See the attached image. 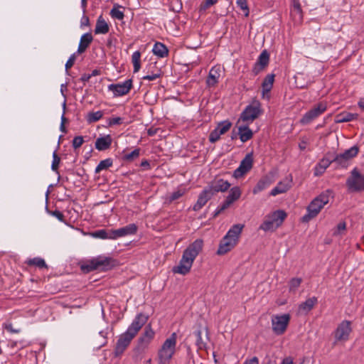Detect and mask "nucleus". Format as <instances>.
<instances>
[{
  "label": "nucleus",
  "mask_w": 364,
  "mask_h": 364,
  "mask_svg": "<svg viewBox=\"0 0 364 364\" xmlns=\"http://www.w3.org/2000/svg\"><path fill=\"white\" fill-rule=\"evenodd\" d=\"M213 196V195L212 192H210V191H209L207 187L204 188L203 191L200 193L197 202L193 205V210H200Z\"/></svg>",
  "instance_id": "20"
},
{
  "label": "nucleus",
  "mask_w": 364,
  "mask_h": 364,
  "mask_svg": "<svg viewBox=\"0 0 364 364\" xmlns=\"http://www.w3.org/2000/svg\"><path fill=\"white\" fill-rule=\"evenodd\" d=\"M346 224L345 222H341L338 224L336 229L335 230L333 235H341L342 232L346 230Z\"/></svg>",
  "instance_id": "50"
},
{
  "label": "nucleus",
  "mask_w": 364,
  "mask_h": 364,
  "mask_svg": "<svg viewBox=\"0 0 364 364\" xmlns=\"http://www.w3.org/2000/svg\"><path fill=\"white\" fill-rule=\"evenodd\" d=\"M291 14L296 21L300 22L301 21L302 12L301 5L299 1H294L292 8L291 10Z\"/></svg>",
  "instance_id": "36"
},
{
  "label": "nucleus",
  "mask_w": 364,
  "mask_h": 364,
  "mask_svg": "<svg viewBox=\"0 0 364 364\" xmlns=\"http://www.w3.org/2000/svg\"><path fill=\"white\" fill-rule=\"evenodd\" d=\"M262 112L261 104L259 101H254L250 105L247 106L245 110L241 113L240 120L245 122H252Z\"/></svg>",
  "instance_id": "7"
},
{
  "label": "nucleus",
  "mask_w": 364,
  "mask_h": 364,
  "mask_svg": "<svg viewBox=\"0 0 364 364\" xmlns=\"http://www.w3.org/2000/svg\"><path fill=\"white\" fill-rule=\"evenodd\" d=\"M243 224H236L231 227L225 235L231 240H234L237 243L239 240L240 235L244 228Z\"/></svg>",
  "instance_id": "25"
},
{
  "label": "nucleus",
  "mask_w": 364,
  "mask_h": 364,
  "mask_svg": "<svg viewBox=\"0 0 364 364\" xmlns=\"http://www.w3.org/2000/svg\"><path fill=\"white\" fill-rule=\"evenodd\" d=\"M155 133H156V132H155V131H154V130H152V129H149V130H148V134H149V136H153V135H154V134H155Z\"/></svg>",
  "instance_id": "63"
},
{
  "label": "nucleus",
  "mask_w": 364,
  "mask_h": 364,
  "mask_svg": "<svg viewBox=\"0 0 364 364\" xmlns=\"http://www.w3.org/2000/svg\"><path fill=\"white\" fill-rule=\"evenodd\" d=\"M358 105L361 109H364V98L359 100Z\"/></svg>",
  "instance_id": "60"
},
{
  "label": "nucleus",
  "mask_w": 364,
  "mask_h": 364,
  "mask_svg": "<svg viewBox=\"0 0 364 364\" xmlns=\"http://www.w3.org/2000/svg\"><path fill=\"white\" fill-rule=\"evenodd\" d=\"M138 227L134 223L129 224L117 230H112V240H117L119 237H123L128 235H134L136 233Z\"/></svg>",
  "instance_id": "17"
},
{
  "label": "nucleus",
  "mask_w": 364,
  "mask_h": 364,
  "mask_svg": "<svg viewBox=\"0 0 364 364\" xmlns=\"http://www.w3.org/2000/svg\"><path fill=\"white\" fill-rule=\"evenodd\" d=\"M252 162L253 159L252 154H247L240 162L239 167L235 170L233 176L236 178L242 177L251 169L252 166Z\"/></svg>",
  "instance_id": "13"
},
{
  "label": "nucleus",
  "mask_w": 364,
  "mask_h": 364,
  "mask_svg": "<svg viewBox=\"0 0 364 364\" xmlns=\"http://www.w3.org/2000/svg\"><path fill=\"white\" fill-rule=\"evenodd\" d=\"M160 76H161L160 73L146 75L143 77V80L152 81V80H155L156 79L159 78Z\"/></svg>",
  "instance_id": "54"
},
{
  "label": "nucleus",
  "mask_w": 364,
  "mask_h": 364,
  "mask_svg": "<svg viewBox=\"0 0 364 364\" xmlns=\"http://www.w3.org/2000/svg\"><path fill=\"white\" fill-rule=\"evenodd\" d=\"M274 81V75L269 74L265 77L262 84L263 97H264L265 94L269 92V91L272 90Z\"/></svg>",
  "instance_id": "33"
},
{
  "label": "nucleus",
  "mask_w": 364,
  "mask_h": 364,
  "mask_svg": "<svg viewBox=\"0 0 364 364\" xmlns=\"http://www.w3.org/2000/svg\"><path fill=\"white\" fill-rule=\"evenodd\" d=\"M111 259L109 257L99 256L87 262L82 266V269L87 272L95 269H105L110 265Z\"/></svg>",
  "instance_id": "10"
},
{
  "label": "nucleus",
  "mask_w": 364,
  "mask_h": 364,
  "mask_svg": "<svg viewBox=\"0 0 364 364\" xmlns=\"http://www.w3.org/2000/svg\"><path fill=\"white\" fill-rule=\"evenodd\" d=\"M272 183V180L269 176H264L262 178L254 187L252 192L254 194H257L262 191L266 189Z\"/></svg>",
  "instance_id": "27"
},
{
  "label": "nucleus",
  "mask_w": 364,
  "mask_h": 364,
  "mask_svg": "<svg viewBox=\"0 0 364 364\" xmlns=\"http://www.w3.org/2000/svg\"><path fill=\"white\" fill-rule=\"evenodd\" d=\"M84 142L82 136H75L73 140V146L74 149L80 148Z\"/></svg>",
  "instance_id": "49"
},
{
  "label": "nucleus",
  "mask_w": 364,
  "mask_h": 364,
  "mask_svg": "<svg viewBox=\"0 0 364 364\" xmlns=\"http://www.w3.org/2000/svg\"><path fill=\"white\" fill-rule=\"evenodd\" d=\"M230 187V183L228 181L220 178H215L210 183L207 188L214 196L215 193L218 192H225Z\"/></svg>",
  "instance_id": "14"
},
{
  "label": "nucleus",
  "mask_w": 364,
  "mask_h": 364,
  "mask_svg": "<svg viewBox=\"0 0 364 364\" xmlns=\"http://www.w3.org/2000/svg\"><path fill=\"white\" fill-rule=\"evenodd\" d=\"M331 193L330 190H327L315 198L307 207V213L302 217V221L307 223L315 218L329 202Z\"/></svg>",
  "instance_id": "4"
},
{
  "label": "nucleus",
  "mask_w": 364,
  "mask_h": 364,
  "mask_svg": "<svg viewBox=\"0 0 364 364\" xmlns=\"http://www.w3.org/2000/svg\"><path fill=\"white\" fill-rule=\"evenodd\" d=\"M317 301V298L315 296L307 299L305 301L302 302L299 305V311L304 314L308 313L314 308Z\"/></svg>",
  "instance_id": "29"
},
{
  "label": "nucleus",
  "mask_w": 364,
  "mask_h": 364,
  "mask_svg": "<svg viewBox=\"0 0 364 364\" xmlns=\"http://www.w3.org/2000/svg\"><path fill=\"white\" fill-rule=\"evenodd\" d=\"M109 31V26L106 21L102 18V16H100L96 23L95 33L96 34H105Z\"/></svg>",
  "instance_id": "32"
},
{
  "label": "nucleus",
  "mask_w": 364,
  "mask_h": 364,
  "mask_svg": "<svg viewBox=\"0 0 364 364\" xmlns=\"http://www.w3.org/2000/svg\"><path fill=\"white\" fill-rule=\"evenodd\" d=\"M185 188H178L170 194V196L167 198V200L168 201V203H171L174 200H176L181 196H183L185 194Z\"/></svg>",
  "instance_id": "39"
},
{
  "label": "nucleus",
  "mask_w": 364,
  "mask_h": 364,
  "mask_svg": "<svg viewBox=\"0 0 364 364\" xmlns=\"http://www.w3.org/2000/svg\"><path fill=\"white\" fill-rule=\"evenodd\" d=\"M327 109V103L326 102H321L316 105L312 109L306 112L300 122L302 124H308L322 114Z\"/></svg>",
  "instance_id": "9"
},
{
  "label": "nucleus",
  "mask_w": 364,
  "mask_h": 364,
  "mask_svg": "<svg viewBox=\"0 0 364 364\" xmlns=\"http://www.w3.org/2000/svg\"><path fill=\"white\" fill-rule=\"evenodd\" d=\"M357 114L344 112L337 114L335 121L336 123L348 122L357 119Z\"/></svg>",
  "instance_id": "34"
},
{
  "label": "nucleus",
  "mask_w": 364,
  "mask_h": 364,
  "mask_svg": "<svg viewBox=\"0 0 364 364\" xmlns=\"http://www.w3.org/2000/svg\"><path fill=\"white\" fill-rule=\"evenodd\" d=\"M237 242L234 240H231L227 235H225L221 240L217 253L218 255H224L231 250Z\"/></svg>",
  "instance_id": "21"
},
{
  "label": "nucleus",
  "mask_w": 364,
  "mask_h": 364,
  "mask_svg": "<svg viewBox=\"0 0 364 364\" xmlns=\"http://www.w3.org/2000/svg\"><path fill=\"white\" fill-rule=\"evenodd\" d=\"M103 116V112L102 111H97L94 112H90L87 114V119L88 122L93 123L99 121Z\"/></svg>",
  "instance_id": "41"
},
{
  "label": "nucleus",
  "mask_w": 364,
  "mask_h": 364,
  "mask_svg": "<svg viewBox=\"0 0 364 364\" xmlns=\"http://www.w3.org/2000/svg\"><path fill=\"white\" fill-rule=\"evenodd\" d=\"M112 166V160L111 159H106L101 161L95 168V173L105 170Z\"/></svg>",
  "instance_id": "38"
},
{
  "label": "nucleus",
  "mask_w": 364,
  "mask_h": 364,
  "mask_svg": "<svg viewBox=\"0 0 364 364\" xmlns=\"http://www.w3.org/2000/svg\"><path fill=\"white\" fill-rule=\"evenodd\" d=\"M238 134L241 141L245 142L252 137L253 132L247 126L240 125L238 126Z\"/></svg>",
  "instance_id": "30"
},
{
  "label": "nucleus",
  "mask_w": 364,
  "mask_h": 364,
  "mask_svg": "<svg viewBox=\"0 0 364 364\" xmlns=\"http://www.w3.org/2000/svg\"><path fill=\"white\" fill-rule=\"evenodd\" d=\"M203 247V240L196 239L183 251L182 257L177 266L173 267V272L181 275L187 274L193 266V262Z\"/></svg>",
  "instance_id": "1"
},
{
  "label": "nucleus",
  "mask_w": 364,
  "mask_h": 364,
  "mask_svg": "<svg viewBox=\"0 0 364 364\" xmlns=\"http://www.w3.org/2000/svg\"><path fill=\"white\" fill-rule=\"evenodd\" d=\"M218 0H206L203 4L200 6V10H206L210 6L216 4Z\"/></svg>",
  "instance_id": "52"
},
{
  "label": "nucleus",
  "mask_w": 364,
  "mask_h": 364,
  "mask_svg": "<svg viewBox=\"0 0 364 364\" xmlns=\"http://www.w3.org/2000/svg\"><path fill=\"white\" fill-rule=\"evenodd\" d=\"M282 364H294V363L291 358H286L283 360Z\"/></svg>",
  "instance_id": "59"
},
{
  "label": "nucleus",
  "mask_w": 364,
  "mask_h": 364,
  "mask_svg": "<svg viewBox=\"0 0 364 364\" xmlns=\"http://www.w3.org/2000/svg\"><path fill=\"white\" fill-rule=\"evenodd\" d=\"M236 4L238 7L245 11V16H247L249 15V8L247 0H236Z\"/></svg>",
  "instance_id": "47"
},
{
  "label": "nucleus",
  "mask_w": 364,
  "mask_h": 364,
  "mask_svg": "<svg viewBox=\"0 0 364 364\" xmlns=\"http://www.w3.org/2000/svg\"><path fill=\"white\" fill-rule=\"evenodd\" d=\"M148 317L143 314H138L127 331L122 333L115 347L116 355L122 354L129 346L132 340L135 337L142 326L146 323Z\"/></svg>",
  "instance_id": "2"
},
{
  "label": "nucleus",
  "mask_w": 364,
  "mask_h": 364,
  "mask_svg": "<svg viewBox=\"0 0 364 364\" xmlns=\"http://www.w3.org/2000/svg\"><path fill=\"white\" fill-rule=\"evenodd\" d=\"M112 141V138L109 134L97 138L95 141V148L99 151L106 150L111 146Z\"/></svg>",
  "instance_id": "26"
},
{
  "label": "nucleus",
  "mask_w": 364,
  "mask_h": 364,
  "mask_svg": "<svg viewBox=\"0 0 364 364\" xmlns=\"http://www.w3.org/2000/svg\"><path fill=\"white\" fill-rule=\"evenodd\" d=\"M243 364H259V360L257 357H253L251 359L246 360Z\"/></svg>",
  "instance_id": "56"
},
{
  "label": "nucleus",
  "mask_w": 364,
  "mask_h": 364,
  "mask_svg": "<svg viewBox=\"0 0 364 364\" xmlns=\"http://www.w3.org/2000/svg\"><path fill=\"white\" fill-rule=\"evenodd\" d=\"M110 15L112 18L118 20H122L124 16L123 11L117 8H113L110 11Z\"/></svg>",
  "instance_id": "46"
},
{
  "label": "nucleus",
  "mask_w": 364,
  "mask_h": 364,
  "mask_svg": "<svg viewBox=\"0 0 364 364\" xmlns=\"http://www.w3.org/2000/svg\"><path fill=\"white\" fill-rule=\"evenodd\" d=\"M153 53L158 58H163L168 55V50L167 47L162 43L156 42L154 43L152 48Z\"/></svg>",
  "instance_id": "28"
},
{
  "label": "nucleus",
  "mask_w": 364,
  "mask_h": 364,
  "mask_svg": "<svg viewBox=\"0 0 364 364\" xmlns=\"http://www.w3.org/2000/svg\"><path fill=\"white\" fill-rule=\"evenodd\" d=\"M140 58H141V53L139 51H135L133 53L132 55V61L134 66V72L136 73L140 69Z\"/></svg>",
  "instance_id": "37"
},
{
  "label": "nucleus",
  "mask_w": 364,
  "mask_h": 364,
  "mask_svg": "<svg viewBox=\"0 0 364 364\" xmlns=\"http://www.w3.org/2000/svg\"><path fill=\"white\" fill-rule=\"evenodd\" d=\"M331 161L328 159H322L314 168V175L316 176L322 175L326 169L330 166Z\"/></svg>",
  "instance_id": "31"
},
{
  "label": "nucleus",
  "mask_w": 364,
  "mask_h": 364,
  "mask_svg": "<svg viewBox=\"0 0 364 364\" xmlns=\"http://www.w3.org/2000/svg\"><path fill=\"white\" fill-rule=\"evenodd\" d=\"M350 332V323L348 321H343L339 324L335 332V338L336 341H347L349 338Z\"/></svg>",
  "instance_id": "16"
},
{
  "label": "nucleus",
  "mask_w": 364,
  "mask_h": 364,
  "mask_svg": "<svg viewBox=\"0 0 364 364\" xmlns=\"http://www.w3.org/2000/svg\"><path fill=\"white\" fill-rule=\"evenodd\" d=\"M289 314L273 315L271 318L272 328L277 335H282L285 331L290 321Z\"/></svg>",
  "instance_id": "6"
},
{
  "label": "nucleus",
  "mask_w": 364,
  "mask_h": 364,
  "mask_svg": "<svg viewBox=\"0 0 364 364\" xmlns=\"http://www.w3.org/2000/svg\"><path fill=\"white\" fill-rule=\"evenodd\" d=\"M269 60V55L267 52V50H263L261 54L259 55L257 63L262 67L264 68L266 65H267Z\"/></svg>",
  "instance_id": "40"
},
{
  "label": "nucleus",
  "mask_w": 364,
  "mask_h": 364,
  "mask_svg": "<svg viewBox=\"0 0 364 364\" xmlns=\"http://www.w3.org/2000/svg\"><path fill=\"white\" fill-rule=\"evenodd\" d=\"M154 335L155 332L152 329L151 325H147L145 327L144 333L139 338V347L142 349L147 348L154 338Z\"/></svg>",
  "instance_id": "18"
},
{
  "label": "nucleus",
  "mask_w": 364,
  "mask_h": 364,
  "mask_svg": "<svg viewBox=\"0 0 364 364\" xmlns=\"http://www.w3.org/2000/svg\"><path fill=\"white\" fill-rule=\"evenodd\" d=\"M195 335L196 336V344L198 346V349H204L206 347L205 342L203 341L202 338V333L200 330L195 332Z\"/></svg>",
  "instance_id": "43"
},
{
  "label": "nucleus",
  "mask_w": 364,
  "mask_h": 364,
  "mask_svg": "<svg viewBox=\"0 0 364 364\" xmlns=\"http://www.w3.org/2000/svg\"><path fill=\"white\" fill-rule=\"evenodd\" d=\"M225 209H222V204L219 205L217 209L215 211L214 216H217L220 213H221L223 211H224Z\"/></svg>",
  "instance_id": "58"
},
{
  "label": "nucleus",
  "mask_w": 364,
  "mask_h": 364,
  "mask_svg": "<svg viewBox=\"0 0 364 364\" xmlns=\"http://www.w3.org/2000/svg\"><path fill=\"white\" fill-rule=\"evenodd\" d=\"M242 192L238 186L232 187L226 197L224 202L222 203V209L228 208L234 202L237 200L241 196Z\"/></svg>",
  "instance_id": "19"
},
{
  "label": "nucleus",
  "mask_w": 364,
  "mask_h": 364,
  "mask_svg": "<svg viewBox=\"0 0 364 364\" xmlns=\"http://www.w3.org/2000/svg\"><path fill=\"white\" fill-rule=\"evenodd\" d=\"M177 334L172 333L167 338L157 352V360L159 364H169L176 351Z\"/></svg>",
  "instance_id": "3"
},
{
  "label": "nucleus",
  "mask_w": 364,
  "mask_h": 364,
  "mask_svg": "<svg viewBox=\"0 0 364 364\" xmlns=\"http://www.w3.org/2000/svg\"><path fill=\"white\" fill-rule=\"evenodd\" d=\"M139 156V149H136L129 154H127L123 156V159L126 161H132Z\"/></svg>",
  "instance_id": "48"
},
{
  "label": "nucleus",
  "mask_w": 364,
  "mask_h": 364,
  "mask_svg": "<svg viewBox=\"0 0 364 364\" xmlns=\"http://www.w3.org/2000/svg\"><path fill=\"white\" fill-rule=\"evenodd\" d=\"M141 166H149V164L147 161H142L141 164Z\"/></svg>",
  "instance_id": "64"
},
{
  "label": "nucleus",
  "mask_w": 364,
  "mask_h": 364,
  "mask_svg": "<svg viewBox=\"0 0 364 364\" xmlns=\"http://www.w3.org/2000/svg\"><path fill=\"white\" fill-rule=\"evenodd\" d=\"M90 235L95 238H99L102 240H112L113 232L112 230L107 232L106 230L102 229L90 233Z\"/></svg>",
  "instance_id": "35"
},
{
  "label": "nucleus",
  "mask_w": 364,
  "mask_h": 364,
  "mask_svg": "<svg viewBox=\"0 0 364 364\" xmlns=\"http://www.w3.org/2000/svg\"><path fill=\"white\" fill-rule=\"evenodd\" d=\"M132 87V80L128 79L122 82L110 84L108 90L112 92L114 97L124 96L129 92Z\"/></svg>",
  "instance_id": "11"
},
{
  "label": "nucleus",
  "mask_w": 364,
  "mask_h": 364,
  "mask_svg": "<svg viewBox=\"0 0 364 364\" xmlns=\"http://www.w3.org/2000/svg\"><path fill=\"white\" fill-rule=\"evenodd\" d=\"M28 264L29 265L36 266L39 268H43V267H47L45 260L40 257H35V258L29 259L28 261Z\"/></svg>",
  "instance_id": "42"
},
{
  "label": "nucleus",
  "mask_w": 364,
  "mask_h": 364,
  "mask_svg": "<svg viewBox=\"0 0 364 364\" xmlns=\"http://www.w3.org/2000/svg\"><path fill=\"white\" fill-rule=\"evenodd\" d=\"M92 40L93 38L90 33H84L80 38L77 53H84L86 50V49L89 47Z\"/></svg>",
  "instance_id": "23"
},
{
  "label": "nucleus",
  "mask_w": 364,
  "mask_h": 364,
  "mask_svg": "<svg viewBox=\"0 0 364 364\" xmlns=\"http://www.w3.org/2000/svg\"><path fill=\"white\" fill-rule=\"evenodd\" d=\"M232 127V123L228 120L220 122L215 129L212 131L209 136V141L211 143L217 141L221 135L225 134Z\"/></svg>",
  "instance_id": "12"
},
{
  "label": "nucleus",
  "mask_w": 364,
  "mask_h": 364,
  "mask_svg": "<svg viewBox=\"0 0 364 364\" xmlns=\"http://www.w3.org/2000/svg\"><path fill=\"white\" fill-rule=\"evenodd\" d=\"M221 73V68L220 66L213 67L208 74L206 83L209 87L215 86L219 80Z\"/></svg>",
  "instance_id": "22"
},
{
  "label": "nucleus",
  "mask_w": 364,
  "mask_h": 364,
  "mask_svg": "<svg viewBox=\"0 0 364 364\" xmlns=\"http://www.w3.org/2000/svg\"><path fill=\"white\" fill-rule=\"evenodd\" d=\"M286 217L287 213L282 210L274 211L265 216L259 229L264 232L274 231L283 223Z\"/></svg>",
  "instance_id": "5"
},
{
  "label": "nucleus",
  "mask_w": 364,
  "mask_h": 364,
  "mask_svg": "<svg viewBox=\"0 0 364 364\" xmlns=\"http://www.w3.org/2000/svg\"><path fill=\"white\" fill-rule=\"evenodd\" d=\"M76 59L75 53L72 54L65 63V70L68 71L75 63Z\"/></svg>",
  "instance_id": "51"
},
{
  "label": "nucleus",
  "mask_w": 364,
  "mask_h": 364,
  "mask_svg": "<svg viewBox=\"0 0 364 364\" xmlns=\"http://www.w3.org/2000/svg\"><path fill=\"white\" fill-rule=\"evenodd\" d=\"M82 7L83 8V11H85L86 7V0H81Z\"/></svg>",
  "instance_id": "61"
},
{
  "label": "nucleus",
  "mask_w": 364,
  "mask_h": 364,
  "mask_svg": "<svg viewBox=\"0 0 364 364\" xmlns=\"http://www.w3.org/2000/svg\"><path fill=\"white\" fill-rule=\"evenodd\" d=\"M50 213L53 216L55 217L58 220H60L61 222L63 221L64 215H63V214L60 211H59V210H54V211H50Z\"/></svg>",
  "instance_id": "55"
},
{
  "label": "nucleus",
  "mask_w": 364,
  "mask_h": 364,
  "mask_svg": "<svg viewBox=\"0 0 364 364\" xmlns=\"http://www.w3.org/2000/svg\"><path fill=\"white\" fill-rule=\"evenodd\" d=\"M122 123V118H121L119 117H115L110 118L109 119V122H108L109 126L120 124Z\"/></svg>",
  "instance_id": "53"
},
{
  "label": "nucleus",
  "mask_w": 364,
  "mask_h": 364,
  "mask_svg": "<svg viewBox=\"0 0 364 364\" xmlns=\"http://www.w3.org/2000/svg\"><path fill=\"white\" fill-rule=\"evenodd\" d=\"M346 185L350 191H361L364 190V175L354 168L346 181Z\"/></svg>",
  "instance_id": "8"
},
{
  "label": "nucleus",
  "mask_w": 364,
  "mask_h": 364,
  "mask_svg": "<svg viewBox=\"0 0 364 364\" xmlns=\"http://www.w3.org/2000/svg\"><path fill=\"white\" fill-rule=\"evenodd\" d=\"M358 153V148L356 146H353L350 149L346 150L343 154L338 155L335 161L338 163H341L343 160H348L355 156Z\"/></svg>",
  "instance_id": "24"
},
{
  "label": "nucleus",
  "mask_w": 364,
  "mask_h": 364,
  "mask_svg": "<svg viewBox=\"0 0 364 364\" xmlns=\"http://www.w3.org/2000/svg\"><path fill=\"white\" fill-rule=\"evenodd\" d=\"M293 178L291 175L285 177L282 181H279L277 185L272 189L270 195L276 196L277 195L286 193L292 186Z\"/></svg>",
  "instance_id": "15"
},
{
  "label": "nucleus",
  "mask_w": 364,
  "mask_h": 364,
  "mask_svg": "<svg viewBox=\"0 0 364 364\" xmlns=\"http://www.w3.org/2000/svg\"><path fill=\"white\" fill-rule=\"evenodd\" d=\"M302 279L301 278H293L290 280L289 284V291L294 292L296 291L297 288L300 286Z\"/></svg>",
  "instance_id": "44"
},
{
  "label": "nucleus",
  "mask_w": 364,
  "mask_h": 364,
  "mask_svg": "<svg viewBox=\"0 0 364 364\" xmlns=\"http://www.w3.org/2000/svg\"><path fill=\"white\" fill-rule=\"evenodd\" d=\"M60 162V159L58 156L56 151H55L53 154V161L51 164V169L54 171L58 172V168Z\"/></svg>",
  "instance_id": "45"
},
{
  "label": "nucleus",
  "mask_w": 364,
  "mask_h": 364,
  "mask_svg": "<svg viewBox=\"0 0 364 364\" xmlns=\"http://www.w3.org/2000/svg\"><path fill=\"white\" fill-rule=\"evenodd\" d=\"M82 20H84V22L82 21V24H83V23H85V24H87V23H88L89 19H88V18H87V17L84 16V17L82 18Z\"/></svg>",
  "instance_id": "62"
},
{
  "label": "nucleus",
  "mask_w": 364,
  "mask_h": 364,
  "mask_svg": "<svg viewBox=\"0 0 364 364\" xmlns=\"http://www.w3.org/2000/svg\"><path fill=\"white\" fill-rule=\"evenodd\" d=\"M306 145H307V142L304 140H302L299 143V146L301 150H305V149L306 148Z\"/></svg>",
  "instance_id": "57"
}]
</instances>
